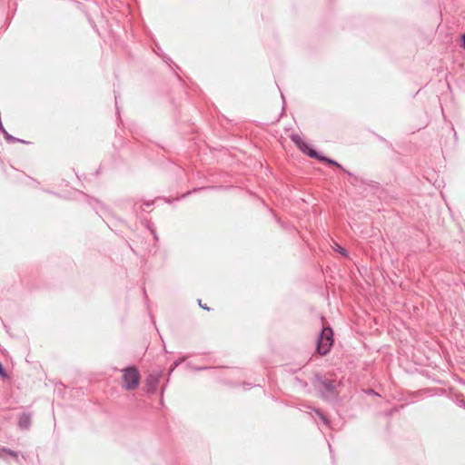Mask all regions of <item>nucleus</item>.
<instances>
[{
  "label": "nucleus",
  "instance_id": "a211bd4d",
  "mask_svg": "<svg viewBox=\"0 0 465 465\" xmlns=\"http://www.w3.org/2000/svg\"><path fill=\"white\" fill-rule=\"evenodd\" d=\"M153 204V203H145L143 205L146 206V207H150L151 205Z\"/></svg>",
  "mask_w": 465,
  "mask_h": 465
},
{
  "label": "nucleus",
  "instance_id": "f257e3e1",
  "mask_svg": "<svg viewBox=\"0 0 465 465\" xmlns=\"http://www.w3.org/2000/svg\"><path fill=\"white\" fill-rule=\"evenodd\" d=\"M312 385L323 400L332 401L338 398L339 393L335 381L316 373L312 378Z\"/></svg>",
  "mask_w": 465,
  "mask_h": 465
},
{
  "label": "nucleus",
  "instance_id": "aec40b11",
  "mask_svg": "<svg viewBox=\"0 0 465 465\" xmlns=\"http://www.w3.org/2000/svg\"><path fill=\"white\" fill-rule=\"evenodd\" d=\"M211 309L205 304V311H210Z\"/></svg>",
  "mask_w": 465,
  "mask_h": 465
},
{
  "label": "nucleus",
  "instance_id": "6e6552de",
  "mask_svg": "<svg viewBox=\"0 0 465 465\" xmlns=\"http://www.w3.org/2000/svg\"><path fill=\"white\" fill-rule=\"evenodd\" d=\"M309 409H311L312 412H314L322 420V422L326 426H329V424H330L329 418L324 413H322L320 409L312 408V407H309Z\"/></svg>",
  "mask_w": 465,
  "mask_h": 465
},
{
  "label": "nucleus",
  "instance_id": "4468645a",
  "mask_svg": "<svg viewBox=\"0 0 465 465\" xmlns=\"http://www.w3.org/2000/svg\"><path fill=\"white\" fill-rule=\"evenodd\" d=\"M2 451H3V454L6 453V454H8L9 456H11L13 458H17L18 457V453L16 451L9 450L7 448L3 447L2 448Z\"/></svg>",
  "mask_w": 465,
  "mask_h": 465
},
{
  "label": "nucleus",
  "instance_id": "2eb2a0df",
  "mask_svg": "<svg viewBox=\"0 0 465 465\" xmlns=\"http://www.w3.org/2000/svg\"><path fill=\"white\" fill-rule=\"evenodd\" d=\"M183 361V360L175 361L171 367V371H173L179 364H181Z\"/></svg>",
  "mask_w": 465,
  "mask_h": 465
},
{
  "label": "nucleus",
  "instance_id": "f8f14e48",
  "mask_svg": "<svg viewBox=\"0 0 465 465\" xmlns=\"http://www.w3.org/2000/svg\"><path fill=\"white\" fill-rule=\"evenodd\" d=\"M4 136H5V139L8 142V143H25V141L22 140V139H19V138H15L14 137L13 135H11L10 134H8V132H4Z\"/></svg>",
  "mask_w": 465,
  "mask_h": 465
},
{
  "label": "nucleus",
  "instance_id": "4be33fe9",
  "mask_svg": "<svg viewBox=\"0 0 465 465\" xmlns=\"http://www.w3.org/2000/svg\"><path fill=\"white\" fill-rule=\"evenodd\" d=\"M114 99H115V103L117 104V96L116 95L114 96Z\"/></svg>",
  "mask_w": 465,
  "mask_h": 465
},
{
  "label": "nucleus",
  "instance_id": "f3484780",
  "mask_svg": "<svg viewBox=\"0 0 465 465\" xmlns=\"http://www.w3.org/2000/svg\"><path fill=\"white\" fill-rule=\"evenodd\" d=\"M197 303H198V305H199V307H200V308H203V302L202 299H198V300H197Z\"/></svg>",
  "mask_w": 465,
  "mask_h": 465
},
{
  "label": "nucleus",
  "instance_id": "9b49d317",
  "mask_svg": "<svg viewBox=\"0 0 465 465\" xmlns=\"http://www.w3.org/2000/svg\"><path fill=\"white\" fill-rule=\"evenodd\" d=\"M309 409H311L312 412H314L322 420V422L326 426H329V424H330L329 418L324 413H322L320 409L312 408V407H309Z\"/></svg>",
  "mask_w": 465,
  "mask_h": 465
},
{
  "label": "nucleus",
  "instance_id": "1a4fd4ad",
  "mask_svg": "<svg viewBox=\"0 0 465 465\" xmlns=\"http://www.w3.org/2000/svg\"><path fill=\"white\" fill-rule=\"evenodd\" d=\"M309 409H311L312 412H314L322 420V422L326 426H329V424H330L329 418L324 413H322L320 409L312 408V407H309Z\"/></svg>",
  "mask_w": 465,
  "mask_h": 465
},
{
  "label": "nucleus",
  "instance_id": "f03ea898",
  "mask_svg": "<svg viewBox=\"0 0 465 465\" xmlns=\"http://www.w3.org/2000/svg\"><path fill=\"white\" fill-rule=\"evenodd\" d=\"M291 140L293 142V143L306 155L312 159H316L320 162L327 163L328 164L336 166L337 168L341 169L342 172L345 170L337 161L334 159L329 158L325 155H322L319 153L315 149L311 147L306 142H304L299 134H292L291 135Z\"/></svg>",
  "mask_w": 465,
  "mask_h": 465
},
{
  "label": "nucleus",
  "instance_id": "39448f33",
  "mask_svg": "<svg viewBox=\"0 0 465 465\" xmlns=\"http://www.w3.org/2000/svg\"><path fill=\"white\" fill-rule=\"evenodd\" d=\"M159 383V376L157 374H150L146 378L145 385L147 392L155 393Z\"/></svg>",
  "mask_w": 465,
  "mask_h": 465
},
{
  "label": "nucleus",
  "instance_id": "6ab92c4d",
  "mask_svg": "<svg viewBox=\"0 0 465 465\" xmlns=\"http://www.w3.org/2000/svg\"><path fill=\"white\" fill-rule=\"evenodd\" d=\"M140 209H141L142 212H145L146 211V209L143 207V205H141Z\"/></svg>",
  "mask_w": 465,
  "mask_h": 465
},
{
  "label": "nucleus",
  "instance_id": "9d476101",
  "mask_svg": "<svg viewBox=\"0 0 465 465\" xmlns=\"http://www.w3.org/2000/svg\"><path fill=\"white\" fill-rule=\"evenodd\" d=\"M309 409H311L312 412H314L322 420V422L326 426H329V424H330L329 418L324 413H322L320 409L312 408V407H309Z\"/></svg>",
  "mask_w": 465,
  "mask_h": 465
},
{
  "label": "nucleus",
  "instance_id": "ddd939ff",
  "mask_svg": "<svg viewBox=\"0 0 465 465\" xmlns=\"http://www.w3.org/2000/svg\"><path fill=\"white\" fill-rule=\"evenodd\" d=\"M333 249H334V251H335L336 252H339V253H340V254H341L342 256H344V257H349V252H348V251H347L345 248H343L342 246H341V245H339V244H337V243H336V244H335V247H334Z\"/></svg>",
  "mask_w": 465,
  "mask_h": 465
},
{
  "label": "nucleus",
  "instance_id": "20e7f679",
  "mask_svg": "<svg viewBox=\"0 0 465 465\" xmlns=\"http://www.w3.org/2000/svg\"><path fill=\"white\" fill-rule=\"evenodd\" d=\"M141 380L139 371L134 366H130L123 370V387L127 391H133L137 388Z\"/></svg>",
  "mask_w": 465,
  "mask_h": 465
},
{
  "label": "nucleus",
  "instance_id": "7ed1b4c3",
  "mask_svg": "<svg viewBox=\"0 0 465 465\" xmlns=\"http://www.w3.org/2000/svg\"><path fill=\"white\" fill-rule=\"evenodd\" d=\"M333 344V331L331 327H323L318 335L316 341V351L322 355H326Z\"/></svg>",
  "mask_w": 465,
  "mask_h": 465
},
{
  "label": "nucleus",
  "instance_id": "dca6fc26",
  "mask_svg": "<svg viewBox=\"0 0 465 465\" xmlns=\"http://www.w3.org/2000/svg\"><path fill=\"white\" fill-rule=\"evenodd\" d=\"M461 38V46L465 49V33L460 36Z\"/></svg>",
  "mask_w": 465,
  "mask_h": 465
},
{
  "label": "nucleus",
  "instance_id": "0eeeda50",
  "mask_svg": "<svg viewBox=\"0 0 465 465\" xmlns=\"http://www.w3.org/2000/svg\"><path fill=\"white\" fill-rule=\"evenodd\" d=\"M343 173H345L349 176V181L353 186H357V185L364 183V181L362 178L356 176L350 171L345 169V170H343Z\"/></svg>",
  "mask_w": 465,
  "mask_h": 465
},
{
  "label": "nucleus",
  "instance_id": "412c9836",
  "mask_svg": "<svg viewBox=\"0 0 465 465\" xmlns=\"http://www.w3.org/2000/svg\"><path fill=\"white\" fill-rule=\"evenodd\" d=\"M3 457L2 448L0 449V458Z\"/></svg>",
  "mask_w": 465,
  "mask_h": 465
},
{
  "label": "nucleus",
  "instance_id": "423d86ee",
  "mask_svg": "<svg viewBox=\"0 0 465 465\" xmlns=\"http://www.w3.org/2000/svg\"><path fill=\"white\" fill-rule=\"evenodd\" d=\"M31 425V416L28 413H22L18 418V426L22 430L29 429Z\"/></svg>",
  "mask_w": 465,
  "mask_h": 465
}]
</instances>
